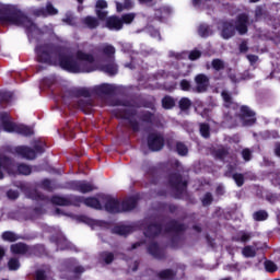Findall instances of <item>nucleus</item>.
<instances>
[{
	"instance_id": "f257e3e1",
	"label": "nucleus",
	"mask_w": 280,
	"mask_h": 280,
	"mask_svg": "<svg viewBox=\"0 0 280 280\" xmlns=\"http://www.w3.org/2000/svg\"><path fill=\"white\" fill-rule=\"evenodd\" d=\"M35 51L38 62L58 65L70 73H91L92 71H97V65H95L93 55L82 52L81 50L77 52L75 60L51 44L37 45Z\"/></svg>"
},
{
	"instance_id": "f03ea898",
	"label": "nucleus",
	"mask_w": 280,
	"mask_h": 280,
	"mask_svg": "<svg viewBox=\"0 0 280 280\" xmlns=\"http://www.w3.org/2000/svg\"><path fill=\"white\" fill-rule=\"evenodd\" d=\"M0 23L3 25H18V27H25L28 38L45 34V32H54V27L45 26L42 30L37 28L36 24L32 22L21 10L12 4H3L0 2Z\"/></svg>"
},
{
	"instance_id": "7ed1b4c3",
	"label": "nucleus",
	"mask_w": 280,
	"mask_h": 280,
	"mask_svg": "<svg viewBox=\"0 0 280 280\" xmlns=\"http://www.w3.org/2000/svg\"><path fill=\"white\" fill-rule=\"evenodd\" d=\"M102 200L105 202V209L108 213H121L124 211H132L137 207V198L131 197L122 201L115 199L114 197L103 195Z\"/></svg>"
},
{
	"instance_id": "20e7f679",
	"label": "nucleus",
	"mask_w": 280,
	"mask_h": 280,
	"mask_svg": "<svg viewBox=\"0 0 280 280\" xmlns=\"http://www.w3.org/2000/svg\"><path fill=\"white\" fill-rule=\"evenodd\" d=\"M3 172H8V174L30 176L32 174V167L27 164H19L16 166L12 160L5 158V155H0V180L3 178Z\"/></svg>"
},
{
	"instance_id": "39448f33",
	"label": "nucleus",
	"mask_w": 280,
	"mask_h": 280,
	"mask_svg": "<svg viewBox=\"0 0 280 280\" xmlns=\"http://www.w3.org/2000/svg\"><path fill=\"white\" fill-rule=\"evenodd\" d=\"M101 52L103 54L105 58V62L102 66H100L101 71L104 73H107V75H117L118 67L117 63H115V46L109 44H104L101 47Z\"/></svg>"
},
{
	"instance_id": "423d86ee",
	"label": "nucleus",
	"mask_w": 280,
	"mask_h": 280,
	"mask_svg": "<svg viewBox=\"0 0 280 280\" xmlns=\"http://www.w3.org/2000/svg\"><path fill=\"white\" fill-rule=\"evenodd\" d=\"M0 121L5 132H18V135H24V137H30L34 135V129H32L31 127L12 122L8 113H3L0 115Z\"/></svg>"
},
{
	"instance_id": "0eeeda50",
	"label": "nucleus",
	"mask_w": 280,
	"mask_h": 280,
	"mask_svg": "<svg viewBox=\"0 0 280 280\" xmlns=\"http://www.w3.org/2000/svg\"><path fill=\"white\" fill-rule=\"evenodd\" d=\"M28 198H32V200H43L44 202H49V198L43 196L38 190H32L28 194ZM50 202L52 205H59L60 207H69V205H78L75 197L68 196V197H61V196H54L50 199Z\"/></svg>"
},
{
	"instance_id": "6e6552de",
	"label": "nucleus",
	"mask_w": 280,
	"mask_h": 280,
	"mask_svg": "<svg viewBox=\"0 0 280 280\" xmlns=\"http://www.w3.org/2000/svg\"><path fill=\"white\" fill-rule=\"evenodd\" d=\"M132 21H135V13H127L121 18L110 16L106 20V27L114 32H119V30H122L124 23H126V25H130Z\"/></svg>"
},
{
	"instance_id": "1a4fd4ad",
	"label": "nucleus",
	"mask_w": 280,
	"mask_h": 280,
	"mask_svg": "<svg viewBox=\"0 0 280 280\" xmlns=\"http://www.w3.org/2000/svg\"><path fill=\"white\" fill-rule=\"evenodd\" d=\"M16 154L22 156V159H28L30 161L36 159V154H43L45 152V147L43 143L37 142L34 145V149L28 148V147H18L15 148Z\"/></svg>"
},
{
	"instance_id": "9d476101",
	"label": "nucleus",
	"mask_w": 280,
	"mask_h": 280,
	"mask_svg": "<svg viewBox=\"0 0 280 280\" xmlns=\"http://www.w3.org/2000/svg\"><path fill=\"white\" fill-rule=\"evenodd\" d=\"M118 117L121 119H126L129 124V126L132 128L133 132L139 131V122L137 121V110L132 107H127L125 109H121Z\"/></svg>"
},
{
	"instance_id": "9b49d317",
	"label": "nucleus",
	"mask_w": 280,
	"mask_h": 280,
	"mask_svg": "<svg viewBox=\"0 0 280 280\" xmlns=\"http://www.w3.org/2000/svg\"><path fill=\"white\" fill-rule=\"evenodd\" d=\"M70 189L79 191L80 194H89L91 191H95L97 187L86 180H74L70 183Z\"/></svg>"
},
{
	"instance_id": "f8f14e48",
	"label": "nucleus",
	"mask_w": 280,
	"mask_h": 280,
	"mask_svg": "<svg viewBox=\"0 0 280 280\" xmlns=\"http://www.w3.org/2000/svg\"><path fill=\"white\" fill-rule=\"evenodd\" d=\"M240 119L243 126H253L257 121L255 117V112L252 110L248 106H241Z\"/></svg>"
},
{
	"instance_id": "ddd939ff",
	"label": "nucleus",
	"mask_w": 280,
	"mask_h": 280,
	"mask_svg": "<svg viewBox=\"0 0 280 280\" xmlns=\"http://www.w3.org/2000/svg\"><path fill=\"white\" fill-rule=\"evenodd\" d=\"M170 184L177 191V194H185L187 189V182L183 180V177L179 174H174L170 177Z\"/></svg>"
},
{
	"instance_id": "4468645a",
	"label": "nucleus",
	"mask_w": 280,
	"mask_h": 280,
	"mask_svg": "<svg viewBox=\"0 0 280 280\" xmlns=\"http://www.w3.org/2000/svg\"><path fill=\"white\" fill-rule=\"evenodd\" d=\"M148 145L153 152H159L163 149V137L159 133H151L149 136Z\"/></svg>"
},
{
	"instance_id": "2eb2a0df",
	"label": "nucleus",
	"mask_w": 280,
	"mask_h": 280,
	"mask_svg": "<svg viewBox=\"0 0 280 280\" xmlns=\"http://www.w3.org/2000/svg\"><path fill=\"white\" fill-rule=\"evenodd\" d=\"M75 207H80V205H85V207H91L92 209H102V203H100V200L95 197H75Z\"/></svg>"
},
{
	"instance_id": "dca6fc26",
	"label": "nucleus",
	"mask_w": 280,
	"mask_h": 280,
	"mask_svg": "<svg viewBox=\"0 0 280 280\" xmlns=\"http://www.w3.org/2000/svg\"><path fill=\"white\" fill-rule=\"evenodd\" d=\"M35 16H43L44 19L47 16H54L58 14V9L54 8V4L48 2L45 8H39L34 10Z\"/></svg>"
},
{
	"instance_id": "f3484780",
	"label": "nucleus",
	"mask_w": 280,
	"mask_h": 280,
	"mask_svg": "<svg viewBox=\"0 0 280 280\" xmlns=\"http://www.w3.org/2000/svg\"><path fill=\"white\" fill-rule=\"evenodd\" d=\"M235 27L238 34H246V32H248V15H246L245 13L238 15Z\"/></svg>"
},
{
	"instance_id": "a211bd4d",
	"label": "nucleus",
	"mask_w": 280,
	"mask_h": 280,
	"mask_svg": "<svg viewBox=\"0 0 280 280\" xmlns=\"http://www.w3.org/2000/svg\"><path fill=\"white\" fill-rule=\"evenodd\" d=\"M221 27V36L225 40H229V38H233V36H235V26L233 23L223 22Z\"/></svg>"
},
{
	"instance_id": "6ab92c4d",
	"label": "nucleus",
	"mask_w": 280,
	"mask_h": 280,
	"mask_svg": "<svg viewBox=\"0 0 280 280\" xmlns=\"http://www.w3.org/2000/svg\"><path fill=\"white\" fill-rule=\"evenodd\" d=\"M198 93H205L209 86V77L205 74H198L195 78Z\"/></svg>"
},
{
	"instance_id": "aec40b11",
	"label": "nucleus",
	"mask_w": 280,
	"mask_h": 280,
	"mask_svg": "<svg viewBox=\"0 0 280 280\" xmlns=\"http://www.w3.org/2000/svg\"><path fill=\"white\" fill-rule=\"evenodd\" d=\"M115 91V88L108 83H103L101 85H95L92 92L96 95H110Z\"/></svg>"
},
{
	"instance_id": "412c9836",
	"label": "nucleus",
	"mask_w": 280,
	"mask_h": 280,
	"mask_svg": "<svg viewBox=\"0 0 280 280\" xmlns=\"http://www.w3.org/2000/svg\"><path fill=\"white\" fill-rule=\"evenodd\" d=\"M106 8H108V2L106 0H98L96 2V15L101 21L106 20L108 16V11H106Z\"/></svg>"
},
{
	"instance_id": "4be33fe9",
	"label": "nucleus",
	"mask_w": 280,
	"mask_h": 280,
	"mask_svg": "<svg viewBox=\"0 0 280 280\" xmlns=\"http://www.w3.org/2000/svg\"><path fill=\"white\" fill-rule=\"evenodd\" d=\"M36 280H54V275L48 266L36 271Z\"/></svg>"
},
{
	"instance_id": "5701e85b",
	"label": "nucleus",
	"mask_w": 280,
	"mask_h": 280,
	"mask_svg": "<svg viewBox=\"0 0 280 280\" xmlns=\"http://www.w3.org/2000/svg\"><path fill=\"white\" fill-rule=\"evenodd\" d=\"M11 253L13 255H25L30 253V247L25 243H15L11 245Z\"/></svg>"
},
{
	"instance_id": "b1692460",
	"label": "nucleus",
	"mask_w": 280,
	"mask_h": 280,
	"mask_svg": "<svg viewBox=\"0 0 280 280\" xmlns=\"http://www.w3.org/2000/svg\"><path fill=\"white\" fill-rule=\"evenodd\" d=\"M162 231L163 228L161 225L151 224L145 229L144 235L145 237H156V235H159Z\"/></svg>"
},
{
	"instance_id": "393cba45",
	"label": "nucleus",
	"mask_w": 280,
	"mask_h": 280,
	"mask_svg": "<svg viewBox=\"0 0 280 280\" xmlns=\"http://www.w3.org/2000/svg\"><path fill=\"white\" fill-rule=\"evenodd\" d=\"M148 252L150 253V255L155 257V259H163L164 254H163L161 247H159V245L156 243H152L148 247Z\"/></svg>"
},
{
	"instance_id": "a878e982",
	"label": "nucleus",
	"mask_w": 280,
	"mask_h": 280,
	"mask_svg": "<svg viewBox=\"0 0 280 280\" xmlns=\"http://www.w3.org/2000/svg\"><path fill=\"white\" fill-rule=\"evenodd\" d=\"M135 3L132 0L116 1L117 12H124V10H132Z\"/></svg>"
},
{
	"instance_id": "bb28decb",
	"label": "nucleus",
	"mask_w": 280,
	"mask_h": 280,
	"mask_svg": "<svg viewBox=\"0 0 280 280\" xmlns=\"http://www.w3.org/2000/svg\"><path fill=\"white\" fill-rule=\"evenodd\" d=\"M81 23L85 25V27H89V30H95L100 25V21H97L96 18L93 16H85L81 20Z\"/></svg>"
},
{
	"instance_id": "cd10ccee",
	"label": "nucleus",
	"mask_w": 280,
	"mask_h": 280,
	"mask_svg": "<svg viewBox=\"0 0 280 280\" xmlns=\"http://www.w3.org/2000/svg\"><path fill=\"white\" fill-rule=\"evenodd\" d=\"M215 3H218V0H192L195 8H212Z\"/></svg>"
},
{
	"instance_id": "c85d7f7f",
	"label": "nucleus",
	"mask_w": 280,
	"mask_h": 280,
	"mask_svg": "<svg viewBox=\"0 0 280 280\" xmlns=\"http://www.w3.org/2000/svg\"><path fill=\"white\" fill-rule=\"evenodd\" d=\"M185 225L184 224H180L176 221H172L170 223V225L165 229V233H172V231L174 233H179V231H185Z\"/></svg>"
},
{
	"instance_id": "c756f323",
	"label": "nucleus",
	"mask_w": 280,
	"mask_h": 280,
	"mask_svg": "<svg viewBox=\"0 0 280 280\" xmlns=\"http://www.w3.org/2000/svg\"><path fill=\"white\" fill-rule=\"evenodd\" d=\"M113 233H115L116 235H128V233H132V226L117 225L113 229Z\"/></svg>"
},
{
	"instance_id": "7c9ffc66",
	"label": "nucleus",
	"mask_w": 280,
	"mask_h": 280,
	"mask_svg": "<svg viewBox=\"0 0 280 280\" xmlns=\"http://www.w3.org/2000/svg\"><path fill=\"white\" fill-rule=\"evenodd\" d=\"M221 95L224 101V106L226 108H235L237 106V104L233 103V97H231V94H229V92L223 91Z\"/></svg>"
},
{
	"instance_id": "2f4dec72",
	"label": "nucleus",
	"mask_w": 280,
	"mask_h": 280,
	"mask_svg": "<svg viewBox=\"0 0 280 280\" xmlns=\"http://www.w3.org/2000/svg\"><path fill=\"white\" fill-rule=\"evenodd\" d=\"M253 237V233L241 231L237 233V235L234 237L235 242H250Z\"/></svg>"
},
{
	"instance_id": "473e14b6",
	"label": "nucleus",
	"mask_w": 280,
	"mask_h": 280,
	"mask_svg": "<svg viewBox=\"0 0 280 280\" xmlns=\"http://www.w3.org/2000/svg\"><path fill=\"white\" fill-rule=\"evenodd\" d=\"M170 12H172L170 8L163 7L155 11V16L159 21H163V19H165L166 16H170Z\"/></svg>"
},
{
	"instance_id": "72a5a7b5",
	"label": "nucleus",
	"mask_w": 280,
	"mask_h": 280,
	"mask_svg": "<svg viewBox=\"0 0 280 280\" xmlns=\"http://www.w3.org/2000/svg\"><path fill=\"white\" fill-rule=\"evenodd\" d=\"M242 255L245 256L246 258L256 257L257 249L250 245H247L242 249Z\"/></svg>"
},
{
	"instance_id": "f704fd0d",
	"label": "nucleus",
	"mask_w": 280,
	"mask_h": 280,
	"mask_svg": "<svg viewBox=\"0 0 280 280\" xmlns=\"http://www.w3.org/2000/svg\"><path fill=\"white\" fill-rule=\"evenodd\" d=\"M198 34H199V36H201L202 38H207V36H211V34H213V30H211V27H209V26L206 25V24H201V25L199 26Z\"/></svg>"
},
{
	"instance_id": "c9c22d12",
	"label": "nucleus",
	"mask_w": 280,
	"mask_h": 280,
	"mask_svg": "<svg viewBox=\"0 0 280 280\" xmlns=\"http://www.w3.org/2000/svg\"><path fill=\"white\" fill-rule=\"evenodd\" d=\"M57 248H59V250H67L69 248H73V245H71V243L67 241V238L61 237L57 240Z\"/></svg>"
},
{
	"instance_id": "e433bc0d",
	"label": "nucleus",
	"mask_w": 280,
	"mask_h": 280,
	"mask_svg": "<svg viewBox=\"0 0 280 280\" xmlns=\"http://www.w3.org/2000/svg\"><path fill=\"white\" fill-rule=\"evenodd\" d=\"M174 277H175L174 271H172L170 269L163 270L159 273V278L161 280H172V279H174Z\"/></svg>"
},
{
	"instance_id": "4c0bfd02",
	"label": "nucleus",
	"mask_w": 280,
	"mask_h": 280,
	"mask_svg": "<svg viewBox=\"0 0 280 280\" xmlns=\"http://www.w3.org/2000/svg\"><path fill=\"white\" fill-rule=\"evenodd\" d=\"M254 220L256 222H264V220H268V212L260 210L253 214Z\"/></svg>"
},
{
	"instance_id": "58836bf2",
	"label": "nucleus",
	"mask_w": 280,
	"mask_h": 280,
	"mask_svg": "<svg viewBox=\"0 0 280 280\" xmlns=\"http://www.w3.org/2000/svg\"><path fill=\"white\" fill-rule=\"evenodd\" d=\"M19 238L20 237L14 232H4L2 234V240H4V242H16Z\"/></svg>"
},
{
	"instance_id": "ea45409f",
	"label": "nucleus",
	"mask_w": 280,
	"mask_h": 280,
	"mask_svg": "<svg viewBox=\"0 0 280 280\" xmlns=\"http://www.w3.org/2000/svg\"><path fill=\"white\" fill-rule=\"evenodd\" d=\"M175 104H176V103L174 102V98H172L171 96H165V97L162 100V106H163V108H166V109L174 108Z\"/></svg>"
},
{
	"instance_id": "a19ab883",
	"label": "nucleus",
	"mask_w": 280,
	"mask_h": 280,
	"mask_svg": "<svg viewBox=\"0 0 280 280\" xmlns=\"http://www.w3.org/2000/svg\"><path fill=\"white\" fill-rule=\"evenodd\" d=\"M176 150H177V154H179V156H187V153L189 152V149H187V145H185L182 142H177Z\"/></svg>"
},
{
	"instance_id": "79ce46f5",
	"label": "nucleus",
	"mask_w": 280,
	"mask_h": 280,
	"mask_svg": "<svg viewBox=\"0 0 280 280\" xmlns=\"http://www.w3.org/2000/svg\"><path fill=\"white\" fill-rule=\"evenodd\" d=\"M62 23H66V25H71L72 27L77 25L75 18L71 13H67L65 15Z\"/></svg>"
},
{
	"instance_id": "37998d69",
	"label": "nucleus",
	"mask_w": 280,
	"mask_h": 280,
	"mask_svg": "<svg viewBox=\"0 0 280 280\" xmlns=\"http://www.w3.org/2000/svg\"><path fill=\"white\" fill-rule=\"evenodd\" d=\"M179 108L182 110H189V108H191V100L187 98V97H183L179 101Z\"/></svg>"
},
{
	"instance_id": "c03bdc74",
	"label": "nucleus",
	"mask_w": 280,
	"mask_h": 280,
	"mask_svg": "<svg viewBox=\"0 0 280 280\" xmlns=\"http://www.w3.org/2000/svg\"><path fill=\"white\" fill-rule=\"evenodd\" d=\"M224 67H226V63H224V61H222V59H213L212 60V68L215 71H222V69H224Z\"/></svg>"
},
{
	"instance_id": "a18cd8bd",
	"label": "nucleus",
	"mask_w": 280,
	"mask_h": 280,
	"mask_svg": "<svg viewBox=\"0 0 280 280\" xmlns=\"http://www.w3.org/2000/svg\"><path fill=\"white\" fill-rule=\"evenodd\" d=\"M9 270H19L21 268V262H19V259L11 258L8 262Z\"/></svg>"
},
{
	"instance_id": "49530a36",
	"label": "nucleus",
	"mask_w": 280,
	"mask_h": 280,
	"mask_svg": "<svg viewBox=\"0 0 280 280\" xmlns=\"http://www.w3.org/2000/svg\"><path fill=\"white\" fill-rule=\"evenodd\" d=\"M101 258L103 259V261H105V264H112L114 256L113 253L104 252L103 254H101Z\"/></svg>"
},
{
	"instance_id": "de8ad7c7",
	"label": "nucleus",
	"mask_w": 280,
	"mask_h": 280,
	"mask_svg": "<svg viewBox=\"0 0 280 280\" xmlns=\"http://www.w3.org/2000/svg\"><path fill=\"white\" fill-rule=\"evenodd\" d=\"M265 268H266L267 272L277 271V265L270 260L265 261Z\"/></svg>"
},
{
	"instance_id": "09e8293b",
	"label": "nucleus",
	"mask_w": 280,
	"mask_h": 280,
	"mask_svg": "<svg viewBox=\"0 0 280 280\" xmlns=\"http://www.w3.org/2000/svg\"><path fill=\"white\" fill-rule=\"evenodd\" d=\"M42 188L46 189L47 191H51L54 189V182L49 179H44L42 182Z\"/></svg>"
},
{
	"instance_id": "8fccbe9b",
	"label": "nucleus",
	"mask_w": 280,
	"mask_h": 280,
	"mask_svg": "<svg viewBox=\"0 0 280 280\" xmlns=\"http://www.w3.org/2000/svg\"><path fill=\"white\" fill-rule=\"evenodd\" d=\"M211 202H213V196L211 195V192H207L202 198V205L207 207L211 205Z\"/></svg>"
},
{
	"instance_id": "3c124183",
	"label": "nucleus",
	"mask_w": 280,
	"mask_h": 280,
	"mask_svg": "<svg viewBox=\"0 0 280 280\" xmlns=\"http://www.w3.org/2000/svg\"><path fill=\"white\" fill-rule=\"evenodd\" d=\"M233 180H235L237 187H242L244 185V175L236 173L233 175Z\"/></svg>"
},
{
	"instance_id": "603ef678",
	"label": "nucleus",
	"mask_w": 280,
	"mask_h": 280,
	"mask_svg": "<svg viewBox=\"0 0 280 280\" xmlns=\"http://www.w3.org/2000/svg\"><path fill=\"white\" fill-rule=\"evenodd\" d=\"M200 133L202 137H205V139H207L209 137V125L201 124L200 125Z\"/></svg>"
},
{
	"instance_id": "864d4df0",
	"label": "nucleus",
	"mask_w": 280,
	"mask_h": 280,
	"mask_svg": "<svg viewBox=\"0 0 280 280\" xmlns=\"http://www.w3.org/2000/svg\"><path fill=\"white\" fill-rule=\"evenodd\" d=\"M143 121L152 122L154 120V115L152 113L145 112L140 116Z\"/></svg>"
},
{
	"instance_id": "5fc2aeb1",
	"label": "nucleus",
	"mask_w": 280,
	"mask_h": 280,
	"mask_svg": "<svg viewBox=\"0 0 280 280\" xmlns=\"http://www.w3.org/2000/svg\"><path fill=\"white\" fill-rule=\"evenodd\" d=\"M200 56H202L200 50H192L189 52L188 58H189V60H198V58H200Z\"/></svg>"
},
{
	"instance_id": "6e6d98bb",
	"label": "nucleus",
	"mask_w": 280,
	"mask_h": 280,
	"mask_svg": "<svg viewBox=\"0 0 280 280\" xmlns=\"http://www.w3.org/2000/svg\"><path fill=\"white\" fill-rule=\"evenodd\" d=\"M148 31L150 36H152L153 38H156L158 40H161V33H159V31L152 28V26H150Z\"/></svg>"
},
{
	"instance_id": "4d7b16f0",
	"label": "nucleus",
	"mask_w": 280,
	"mask_h": 280,
	"mask_svg": "<svg viewBox=\"0 0 280 280\" xmlns=\"http://www.w3.org/2000/svg\"><path fill=\"white\" fill-rule=\"evenodd\" d=\"M252 154H253V152L250 151V149H244L242 151V156H243L244 161H250Z\"/></svg>"
},
{
	"instance_id": "13d9d810",
	"label": "nucleus",
	"mask_w": 280,
	"mask_h": 280,
	"mask_svg": "<svg viewBox=\"0 0 280 280\" xmlns=\"http://www.w3.org/2000/svg\"><path fill=\"white\" fill-rule=\"evenodd\" d=\"M180 89H182V91H189L191 89V84L187 80H182Z\"/></svg>"
},
{
	"instance_id": "bf43d9fd",
	"label": "nucleus",
	"mask_w": 280,
	"mask_h": 280,
	"mask_svg": "<svg viewBox=\"0 0 280 280\" xmlns=\"http://www.w3.org/2000/svg\"><path fill=\"white\" fill-rule=\"evenodd\" d=\"M11 97H12L11 92L0 93V100H2V102H10Z\"/></svg>"
},
{
	"instance_id": "052dcab7",
	"label": "nucleus",
	"mask_w": 280,
	"mask_h": 280,
	"mask_svg": "<svg viewBox=\"0 0 280 280\" xmlns=\"http://www.w3.org/2000/svg\"><path fill=\"white\" fill-rule=\"evenodd\" d=\"M8 198H10L11 200H16V198H19V191L15 190H9L7 192Z\"/></svg>"
},
{
	"instance_id": "680f3d73",
	"label": "nucleus",
	"mask_w": 280,
	"mask_h": 280,
	"mask_svg": "<svg viewBox=\"0 0 280 280\" xmlns=\"http://www.w3.org/2000/svg\"><path fill=\"white\" fill-rule=\"evenodd\" d=\"M230 80L234 83H237L242 80V77L240 74H238V77L235 74H230Z\"/></svg>"
},
{
	"instance_id": "e2e57ef3",
	"label": "nucleus",
	"mask_w": 280,
	"mask_h": 280,
	"mask_svg": "<svg viewBox=\"0 0 280 280\" xmlns=\"http://www.w3.org/2000/svg\"><path fill=\"white\" fill-rule=\"evenodd\" d=\"M80 95H83V97H91V91H89L86 89H81Z\"/></svg>"
},
{
	"instance_id": "0e129e2a",
	"label": "nucleus",
	"mask_w": 280,
	"mask_h": 280,
	"mask_svg": "<svg viewBox=\"0 0 280 280\" xmlns=\"http://www.w3.org/2000/svg\"><path fill=\"white\" fill-rule=\"evenodd\" d=\"M240 51L244 52V51H248V45L246 44V42H243L240 45Z\"/></svg>"
},
{
	"instance_id": "69168bd1",
	"label": "nucleus",
	"mask_w": 280,
	"mask_h": 280,
	"mask_svg": "<svg viewBox=\"0 0 280 280\" xmlns=\"http://www.w3.org/2000/svg\"><path fill=\"white\" fill-rule=\"evenodd\" d=\"M247 59L249 60V62H257V60H259V57L255 55H247Z\"/></svg>"
},
{
	"instance_id": "338daca9",
	"label": "nucleus",
	"mask_w": 280,
	"mask_h": 280,
	"mask_svg": "<svg viewBox=\"0 0 280 280\" xmlns=\"http://www.w3.org/2000/svg\"><path fill=\"white\" fill-rule=\"evenodd\" d=\"M82 272H84V268L83 267H75L74 268V275H82Z\"/></svg>"
},
{
	"instance_id": "774afa93",
	"label": "nucleus",
	"mask_w": 280,
	"mask_h": 280,
	"mask_svg": "<svg viewBox=\"0 0 280 280\" xmlns=\"http://www.w3.org/2000/svg\"><path fill=\"white\" fill-rule=\"evenodd\" d=\"M275 154L276 156H280V143L276 144Z\"/></svg>"
}]
</instances>
